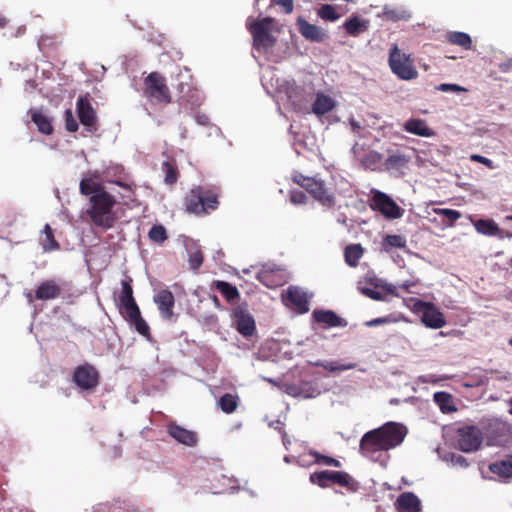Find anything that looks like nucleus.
I'll use <instances>...</instances> for the list:
<instances>
[{
	"label": "nucleus",
	"mask_w": 512,
	"mask_h": 512,
	"mask_svg": "<svg viewBox=\"0 0 512 512\" xmlns=\"http://www.w3.org/2000/svg\"><path fill=\"white\" fill-rule=\"evenodd\" d=\"M389 65L392 72L400 79L411 80L418 75L410 56L401 53L397 45H394L390 50Z\"/></svg>",
	"instance_id": "nucleus-9"
},
{
	"label": "nucleus",
	"mask_w": 512,
	"mask_h": 512,
	"mask_svg": "<svg viewBox=\"0 0 512 512\" xmlns=\"http://www.w3.org/2000/svg\"><path fill=\"white\" fill-rule=\"evenodd\" d=\"M413 302V312L421 314V322L426 327L440 329L446 325L444 314L433 303L420 299H414Z\"/></svg>",
	"instance_id": "nucleus-8"
},
{
	"label": "nucleus",
	"mask_w": 512,
	"mask_h": 512,
	"mask_svg": "<svg viewBox=\"0 0 512 512\" xmlns=\"http://www.w3.org/2000/svg\"><path fill=\"white\" fill-rule=\"evenodd\" d=\"M398 512H420L421 501L413 492L400 494L395 503Z\"/></svg>",
	"instance_id": "nucleus-20"
},
{
	"label": "nucleus",
	"mask_w": 512,
	"mask_h": 512,
	"mask_svg": "<svg viewBox=\"0 0 512 512\" xmlns=\"http://www.w3.org/2000/svg\"><path fill=\"white\" fill-rule=\"evenodd\" d=\"M258 280L268 288H277L286 282L285 271L279 267H263L257 275Z\"/></svg>",
	"instance_id": "nucleus-15"
},
{
	"label": "nucleus",
	"mask_w": 512,
	"mask_h": 512,
	"mask_svg": "<svg viewBox=\"0 0 512 512\" xmlns=\"http://www.w3.org/2000/svg\"><path fill=\"white\" fill-rule=\"evenodd\" d=\"M247 29L253 38V47L260 52H266L276 43V38L272 35L273 19L265 17L254 22L247 23Z\"/></svg>",
	"instance_id": "nucleus-6"
},
{
	"label": "nucleus",
	"mask_w": 512,
	"mask_h": 512,
	"mask_svg": "<svg viewBox=\"0 0 512 512\" xmlns=\"http://www.w3.org/2000/svg\"><path fill=\"white\" fill-rule=\"evenodd\" d=\"M489 469L493 474L498 475L500 477H512V455H509L502 460L491 463Z\"/></svg>",
	"instance_id": "nucleus-28"
},
{
	"label": "nucleus",
	"mask_w": 512,
	"mask_h": 512,
	"mask_svg": "<svg viewBox=\"0 0 512 512\" xmlns=\"http://www.w3.org/2000/svg\"><path fill=\"white\" fill-rule=\"evenodd\" d=\"M473 225L478 233L486 236H495L500 232L498 225L492 219H478Z\"/></svg>",
	"instance_id": "nucleus-35"
},
{
	"label": "nucleus",
	"mask_w": 512,
	"mask_h": 512,
	"mask_svg": "<svg viewBox=\"0 0 512 512\" xmlns=\"http://www.w3.org/2000/svg\"><path fill=\"white\" fill-rule=\"evenodd\" d=\"M72 381L81 391H94L100 383V373L90 363H84L74 369Z\"/></svg>",
	"instance_id": "nucleus-10"
},
{
	"label": "nucleus",
	"mask_w": 512,
	"mask_h": 512,
	"mask_svg": "<svg viewBox=\"0 0 512 512\" xmlns=\"http://www.w3.org/2000/svg\"><path fill=\"white\" fill-rule=\"evenodd\" d=\"M239 401L240 399L238 395L225 393L218 399L217 405L222 412L226 414H231L236 411L239 405Z\"/></svg>",
	"instance_id": "nucleus-32"
},
{
	"label": "nucleus",
	"mask_w": 512,
	"mask_h": 512,
	"mask_svg": "<svg viewBox=\"0 0 512 512\" xmlns=\"http://www.w3.org/2000/svg\"><path fill=\"white\" fill-rule=\"evenodd\" d=\"M214 287L219 291L227 302H235L240 298V293L236 286L226 281H216Z\"/></svg>",
	"instance_id": "nucleus-31"
},
{
	"label": "nucleus",
	"mask_w": 512,
	"mask_h": 512,
	"mask_svg": "<svg viewBox=\"0 0 512 512\" xmlns=\"http://www.w3.org/2000/svg\"><path fill=\"white\" fill-rule=\"evenodd\" d=\"M387 16L389 19H392V20H397V19H400L399 16L396 15V13L394 11H391V12H387Z\"/></svg>",
	"instance_id": "nucleus-62"
},
{
	"label": "nucleus",
	"mask_w": 512,
	"mask_h": 512,
	"mask_svg": "<svg viewBox=\"0 0 512 512\" xmlns=\"http://www.w3.org/2000/svg\"><path fill=\"white\" fill-rule=\"evenodd\" d=\"M434 212L439 216H443L448 221V226H453L462 216L459 211L448 208H437L434 209Z\"/></svg>",
	"instance_id": "nucleus-44"
},
{
	"label": "nucleus",
	"mask_w": 512,
	"mask_h": 512,
	"mask_svg": "<svg viewBox=\"0 0 512 512\" xmlns=\"http://www.w3.org/2000/svg\"><path fill=\"white\" fill-rule=\"evenodd\" d=\"M275 4L281 6L286 14L293 11V0H273Z\"/></svg>",
	"instance_id": "nucleus-56"
},
{
	"label": "nucleus",
	"mask_w": 512,
	"mask_h": 512,
	"mask_svg": "<svg viewBox=\"0 0 512 512\" xmlns=\"http://www.w3.org/2000/svg\"><path fill=\"white\" fill-rule=\"evenodd\" d=\"M408 433L407 427L399 422H387L379 428L366 432L359 443L360 453L377 461L375 455L399 446Z\"/></svg>",
	"instance_id": "nucleus-1"
},
{
	"label": "nucleus",
	"mask_w": 512,
	"mask_h": 512,
	"mask_svg": "<svg viewBox=\"0 0 512 512\" xmlns=\"http://www.w3.org/2000/svg\"><path fill=\"white\" fill-rule=\"evenodd\" d=\"M334 472L331 470L316 471L310 474L309 480L312 484L321 488H328L331 484H334Z\"/></svg>",
	"instance_id": "nucleus-30"
},
{
	"label": "nucleus",
	"mask_w": 512,
	"mask_h": 512,
	"mask_svg": "<svg viewBox=\"0 0 512 512\" xmlns=\"http://www.w3.org/2000/svg\"><path fill=\"white\" fill-rule=\"evenodd\" d=\"M389 322H390V318L389 317H379V318H375V319H372L370 321H367L366 322V326L374 327V326H378V325H381V324H386V323H389Z\"/></svg>",
	"instance_id": "nucleus-57"
},
{
	"label": "nucleus",
	"mask_w": 512,
	"mask_h": 512,
	"mask_svg": "<svg viewBox=\"0 0 512 512\" xmlns=\"http://www.w3.org/2000/svg\"><path fill=\"white\" fill-rule=\"evenodd\" d=\"M116 184L122 188H124L127 193L125 195H123V198H126L128 201L130 202H134L136 199H135V192L134 190L132 189V187L124 182H121V181H117Z\"/></svg>",
	"instance_id": "nucleus-54"
},
{
	"label": "nucleus",
	"mask_w": 512,
	"mask_h": 512,
	"mask_svg": "<svg viewBox=\"0 0 512 512\" xmlns=\"http://www.w3.org/2000/svg\"><path fill=\"white\" fill-rule=\"evenodd\" d=\"M406 239L402 235H387L383 240V247L386 251L392 248H404Z\"/></svg>",
	"instance_id": "nucleus-43"
},
{
	"label": "nucleus",
	"mask_w": 512,
	"mask_h": 512,
	"mask_svg": "<svg viewBox=\"0 0 512 512\" xmlns=\"http://www.w3.org/2000/svg\"><path fill=\"white\" fill-rule=\"evenodd\" d=\"M370 157L373 158L375 161H379L381 158V155L377 152H373V153H371Z\"/></svg>",
	"instance_id": "nucleus-63"
},
{
	"label": "nucleus",
	"mask_w": 512,
	"mask_h": 512,
	"mask_svg": "<svg viewBox=\"0 0 512 512\" xmlns=\"http://www.w3.org/2000/svg\"><path fill=\"white\" fill-rule=\"evenodd\" d=\"M371 207L380 211L388 219H397L403 215V210L397 203L381 191L374 192Z\"/></svg>",
	"instance_id": "nucleus-13"
},
{
	"label": "nucleus",
	"mask_w": 512,
	"mask_h": 512,
	"mask_svg": "<svg viewBox=\"0 0 512 512\" xmlns=\"http://www.w3.org/2000/svg\"><path fill=\"white\" fill-rule=\"evenodd\" d=\"M283 302L293 307L298 313L304 314L309 311L308 296L305 291L296 286H290L283 296Z\"/></svg>",
	"instance_id": "nucleus-14"
},
{
	"label": "nucleus",
	"mask_w": 512,
	"mask_h": 512,
	"mask_svg": "<svg viewBox=\"0 0 512 512\" xmlns=\"http://www.w3.org/2000/svg\"><path fill=\"white\" fill-rule=\"evenodd\" d=\"M307 196L303 191L292 190L290 192V201L295 205H302L307 203Z\"/></svg>",
	"instance_id": "nucleus-50"
},
{
	"label": "nucleus",
	"mask_w": 512,
	"mask_h": 512,
	"mask_svg": "<svg viewBox=\"0 0 512 512\" xmlns=\"http://www.w3.org/2000/svg\"><path fill=\"white\" fill-rule=\"evenodd\" d=\"M284 423L278 418L276 420H272L268 423V426L277 430L280 434L285 431L284 430Z\"/></svg>",
	"instance_id": "nucleus-58"
},
{
	"label": "nucleus",
	"mask_w": 512,
	"mask_h": 512,
	"mask_svg": "<svg viewBox=\"0 0 512 512\" xmlns=\"http://www.w3.org/2000/svg\"><path fill=\"white\" fill-rule=\"evenodd\" d=\"M404 130L421 137H431L434 135V132L427 126L426 121L423 119H409L404 125Z\"/></svg>",
	"instance_id": "nucleus-25"
},
{
	"label": "nucleus",
	"mask_w": 512,
	"mask_h": 512,
	"mask_svg": "<svg viewBox=\"0 0 512 512\" xmlns=\"http://www.w3.org/2000/svg\"><path fill=\"white\" fill-rule=\"evenodd\" d=\"M149 239L156 244H163L167 238V231L161 224H156L151 227L148 232Z\"/></svg>",
	"instance_id": "nucleus-42"
},
{
	"label": "nucleus",
	"mask_w": 512,
	"mask_h": 512,
	"mask_svg": "<svg viewBox=\"0 0 512 512\" xmlns=\"http://www.w3.org/2000/svg\"><path fill=\"white\" fill-rule=\"evenodd\" d=\"M470 159H471V161L477 162V163H481V164L485 165L486 167H488L490 169L493 168L492 160H490L489 158H486V157H484L482 155L472 154L470 156Z\"/></svg>",
	"instance_id": "nucleus-55"
},
{
	"label": "nucleus",
	"mask_w": 512,
	"mask_h": 512,
	"mask_svg": "<svg viewBox=\"0 0 512 512\" xmlns=\"http://www.w3.org/2000/svg\"><path fill=\"white\" fill-rule=\"evenodd\" d=\"M168 432L170 436L173 437L179 443L191 447L197 444L198 438L196 433L187 430L179 425H176L174 423L170 424L168 427Z\"/></svg>",
	"instance_id": "nucleus-21"
},
{
	"label": "nucleus",
	"mask_w": 512,
	"mask_h": 512,
	"mask_svg": "<svg viewBox=\"0 0 512 512\" xmlns=\"http://www.w3.org/2000/svg\"><path fill=\"white\" fill-rule=\"evenodd\" d=\"M442 459L446 462H450L453 466L461 468H467L469 466V462L464 456L453 452L446 453Z\"/></svg>",
	"instance_id": "nucleus-45"
},
{
	"label": "nucleus",
	"mask_w": 512,
	"mask_h": 512,
	"mask_svg": "<svg viewBox=\"0 0 512 512\" xmlns=\"http://www.w3.org/2000/svg\"><path fill=\"white\" fill-rule=\"evenodd\" d=\"M320 365L325 370H328V371H331V372L350 370V369H354L355 366H356V364H354V363L342 364V363L337 362V361L326 362V363H323V364H320Z\"/></svg>",
	"instance_id": "nucleus-47"
},
{
	"label": "nucleus",
	"mask_w": 512,
	"mask_h": 512,
	"mask_svg": "<svg viewBox=\"0 0 512 512\" xmlns=\"http://www.w3.org/2000/svg\"><path fill=\"white\" fill-rule=\"evenodd\" d=\"M483 442V435L480 429L475 426H466L458 429V448L465 452L470 453L477 451Z\"/></svg>",
	"instance_id": "nucleus-12"
},
{
	"label": "nucleus",
	"mask_w": 512,
	"mask_h": 512,
	"mask_svg": "<svg viewBox=\"0 0 512 512\" xmlns=\"http://www.w3.org/2000/svg\"><path fill=\"white\" fill-rule=\"evenodd\" d=\"M221 190L213 185H197L186 193L185 211L196 216L208 215L219 207Z\"/></svg>",
	"instance_id": "nucleus-3"
},
{
	"label": "nucleus",
	"mask_w": 512,
	"mask_h": 512,
	"mask_svg": "<svg viewBox=\"0 0 512 512\" xmlns=\"http://www.w3.org/2000/svg\"><path fill=\"white\" fill-rule=\"evenodd\" d=\"M299 32L303 37L308 40L320 42L323 39V34L320 29L304 19H298L297 21Z\"/></svg>",
	"instance_id": "nucleus-26"
},
{
	"label": "nucleus",
	"mask_w": 512,
	"mask_h": 512,
	"mask_svg": "<svg viewBox=\"0 0 512 512\" xmlns=\"http://www.w3.org/2000/svg\"><path fill=\"white\" fill-rule=\"evenodd\" d=\"M434 402L443 414H450L457 411L453 396L447 392L440 391L433 395Z\"/></svg>",
	"instance_id": "nucleus-27"
},
{
	"label": "nucleus",
	"mask_w": 512,
	"mask_h": 512,
	"mask_svg": "<svg viewBox=\"0 0 512 512\" xmlns=\"http://www.w3.org/2000/svg\"><path fill=\"white\" fill-rule=\"evenodd\" d=\"M162 171L164 173V182L173 185L177 182L179 172L175 159L169 158L162 163Z\"/></svg>",
	"instance_id": "nucleus-33"
},
{
	"label": "nucleus",
	"mask_w": 512,
	"mask_h": 512,
	"mask_svg": "<svg viewBox=\"0 0 512 512\" xmlns=\"http://www.w3.org/2000/svg\"><path fill=\"white\" fill-rule=\"evenodd\" d=\"M62 294L61 286L55 280H45L35 291V298L41 301L57 299Z\"/></svg>",
	"instance_id": "nucleus-19"
},
{
	"label": "nucleus",
	"mask_w": 512,
	"mask_h": 512,
	"mask_svg": "<svg viewBox=\"0 0 512 512\" xmlns=\"http://www.w3.org/2000/svg\"><path fill=\"white\" fill-rule=\"evenodd\" d=\"M491 432L489 436V441L493 445L505 446L510 442L512 438V429L505 422L501 421L499 418H494V423L490 424Z\"/></svg>",
	"instance_id": "nucleus-16"
},
{
	"label": "nucleus",
	"mask_w": 512,
	"mask_h": 512,
	"mask_svg": "<svg viewBox=\"0 0 512 512\" xmlns=\"http://www.w3.org/2000/svg\"><path fill=\"white\" fill-rule=\"evenodd\" d=\"M499 68L502 72H507L510 68H512V59H509L508 61L501 63L499 65Z\"/></svg>",
	"instance_id": "nucleus-60"
},
{
	"label": "nucleus",
	"mask_w": 512,
	"mask_h": 512,
	"mask_svg": "<svg viewBox=\"0 0 512 512\" xmlns=\"http://www.w3.org/2000/svg\"><path fill=\"white\" fill-rule=\"evenodd\" d=\"M282 435V442H283V445L285 446L286 449H288V446L291 444V440L290 438L288 437L287 433L285 431H283L281 433Z\"/></svg>",
	"instance_id": "nucleus-61"
},
{
	"label": "nucleus",
	"mask_w": 512,
	"mask_h": 512,
	"mask_svg": "<svg viewBox=\"0 0 512 512\" xmlns=\"http://www.w3.org/2000/svg\"><path fill=\"white\" fill-rule=\"evenodd\" d=\"M177 89L181 94V104L191 103L193 106L201 105L202 98L199 94V91L196 88H193L189 83L180 82L177 85Z\"/></svg>",
	"instance_id": "nucleus-23"
},
{
	"label": "nucleus",
	"mask_w": 512,
	"mask_h": 512,
	"mask_svg": "<svg viewBox=\"0 0 512 512\" xmlns=\"http://www.w3.org/2000/svg\"><path fill=\"white\" fill-rule=\"evenodd\" d=\"M65 128L69 132H76L79 128L78 122L74 118L73 112L71 109H67L65 111Z\"/></svg>",
	"instance_id": "nucleus-49"
},
{
	"label": "nucleus",
	"mask_w": 512,
	"mask_h": 512,
	"mask_svg": "<svg viewBox=\"0 0 512 512\" xmlns=\"http://www.w3.org/2000/svg\"><path fill=\"white\" fill-rule=\"evenodd\" d=\"M334 106L335 103L331 97L319 93L312 105V111L316 115H324L330 112Z\"/></svg>",
	"instance_id": "nucleus-29"
},
{
	"label": "nucleus",
	"mask_w": 512,
	"mask_h": 512,
	"mask_svg": "<svg viewBox=\"0 0 512 512\" xmlns=\"http://www.w3.org/2000/svg\"><path fill=\"white\" fill-rule=\"evenodd\" d=\"M334 484L347 488L349 491H356L358 489V482L347 472L335 471Z\"/></svg>",
	"instance_id": "nucleus-38"
},
{
	"label": "nucleus",
	"mask_w": 512,
	"mask_h": 512,
	"mask_svg": "<svg viewBox=\"0 0 512 512\" xmlns=\"http://www.w3.org/2000/svg\"><path fill=\"white\" fill-rule=\"evenodd\" d=\"M154 302L158 307L160 315L165 320H170L173 315L175 298L173 293L168 289H162L154 296Z\"/></svg>",
	"instance_id": "nucleus-17"
},
{
	"label": "nucleus",
	"mask_w": 512,
	"mask_h": 512,
	"mask_svg": "<svg viewBox=\"0 0 512 512\" xmlns=\"http://www.w3.org/2000/svg\"><path fill=\"white\" fill-rule=\"evenodd\" d=\"M195 119L202 126H208L210 123L209 117L206 114L197 113Z\"/></svg>",
	"instance_id": "nucleus-59"
},
{
	"label": "nucleus",
	"mask_w": 512,
	"mask_h": 512,
	"mask_svg": "<svg viewBox=\"0 0 512 512\" xmlns=\"http://www.w3.org/2000/svg\"><path fill=\"white\" fill-rule=\"evenodd\" d=\"M76 110L80 123L87 129V131L95 132L98 129L97 114L91 104L90 94L86 93L78 98L76 102Z\"/></svg>",
	"instance_id": "nucleus-11"
},
{
	"label": "nucleus",
	"mask_w": 512,
	"mask_h": 512,
	"mask_svg": "<svg viewBox=\"0 0 512 512\" xmlns=\"http://www.w3.org/2000/svg\"><path fill=\"white\" fill-rule=\"evenodd\" d=\"M132 278L126 276L121 280V290L115 299L116 307L121 316L143 335L150 336V328L141 316V311L133 296Z\"/></svg>",
	"instance_id": "nucleus-2"
},
{
	"label": "nucleus",
	"mask_w": 512,
	"mask_h": 512,
	"mask_svg": "<svg viewBox=\"0 0 512 512\" xmlns=\"http://www.w3.org/2000/svg\"><path fill=\"white\" fill-rule=\"evenodd\" d=\"M319 16L322 19L329 21H336L339 18V15L336 13L335 8L332 5L324 4L319 10Z\"/></svg>",
	"instance_id": "nucleus-48"
},
{
	"label": "nucleus",
	"mask_w": 512,
	"mask_h": 512,
	"mask_svg": "<svg viewBox=\"0 0 512 512\" xmlns=\"http://www.w3.org/2000/svg\"><path fill=\"white\" fill-rule=\"evenodd\" d=\"M237 330L243 336H251L255 331V322L250 315H242L237 320Z\"/></svg>",
	"instance_id": "nucleus-41"
},
{
	"label": "nucleus",
	"mask_w": 512,
	"mask_h": 512,
	"mask_svg": "<svg viewBox=\"0 0 512 512\" xmlns=\"http://www.w3.org/2000/svg\"><path fill=\"white\" fill-rule=\"evenodd\" d=\"M79 188H80V193L82 195H85V196L90 195V197L92 195H96V194L104 192L106 190L105 187L101 183L96 182L91 178L82 179L80 182Z\"/></svg>",
	"instance_id": "nucleus-36"
},
{
	"label": "nucleus",
	"mask_w": 512,
	"mask_h": 512,
	"mask_svg": "<svg viewBox=\"0 0 512 512\" xmlns=\"http://www.w3.org/2000/svg\"><path fill=\"white\" fill-rule=\"evenodd\" d=\"M361 293L363 295H365L366 297L376 300V301L384 300L382 293L377 290H374L372 288H368V287L361 288Z\"/></svg>",
	"instance_id": "nucleus-52"
},
{
	"label": "nucleus",
	"mask_w": 512,
	"mask_h": 512,
	"mask_svg": "<svg viewBox=\"0 0 512 512\" xmlns=\"http://www.w3.org/2000/svg\"><path fill=\"white\" fill-rule=\"evenodd\" d=\"M44 237L41 239V245L44 251H54L59 249V243L54 237L53 230L49 224L43 228Z\"/></svg>",
	"instance_id": "nucleus-40"
},
{
	"label": "nucleus",
	"mask_w": 512,
	"mask_h": 512,
	"mask_svg": "<svg viewBox=\"0 0 512 512\" xmlns=\"http://www.w3.org/2000/svg\"><path fill=\"white\" fill-rule=\"evenodd\" d=\"M446 39L449 43L460 46L464 50H470L472 48V40L467 33L449 32L446 35Z\"/></svg>",
	"instance_id": "nucleus-37"
},
{
	"label": "nucleus",
	"mask_w": 512,
	"mask_h": 512,
	"mask_svg": "<svg viewBox=\"0 0 512 512\" xmlns=\"http://www.w3.org/2000/svg\"><path fill=\"white\" fill-rule=\"evenodd\" d=\"M143 93L152 104H169L172 101L166 78L159 72L145 77Z\"/></svg>",
	"instance_id": "nucleus-7"
},
{
	"label": "nucleus",
	"mask_w": 512,
	"mask_h": 512,
	"mask_svg": "<svg viewBox=\"0 0 512 512\" xmlns=\"http://www.w3.org/2000/svg\"><path fill=\"white\" fill-rule=\"evenodd\" d=\"M343 26L349 35L358 36L367 30L368 21L361 20L359 17L353 16L345 21Z\"/></svg>",
	"instance_id": "nucleus-34"
},
{
	"label": "nucleus",
	"mask_w": 512,
	"mask_h": 512,
	"mask_svg": "<svg viewBox=\"0 0 512 512\" xmlns=\"http://www.w3.org/2000/svg\"><path fill=\"white\" fill-rule=\"evenodd\" d=\"M292 180L308 192L312 198L322 206L327 208L335 206L336 199L334 192L324 180L316 176H305L302 173L294 174Z\"/></svg>",
	"instance_id": "nucleus-5"
},
{
	"label": "nucleus",
	"mask_w": 512,
	"mask_h": 512,
	"mask_svg": "<svg viewBox=\"0 0 512 512\" xmlns=\"http://www.w3.org/2000/svg\"><path fill=\"white\" fill-rule=\"evenodd\" d=\"M203 254L201 251H195L189 256V264L191 269H198L203 263Z\"/></svg>",
	"instance_id": "nucleus-51"
},
{
	"label": "nucleus",
	"mask_w": 512,
	"mask_h": 512,
	"mask_svg": "<svg viewBox=\"0 0 512 512\" xmlns=\"http://www.w3.org/2000/svg\"><path fill=\"white\" fill-rule=\"evenodd\" d=\"M437 89L442 91V92H449V91L463 92V91H466V89L464 87H461V86H459L457 84H447V83L440 84L437 87Z\"/></svg>",
	"instance_id": "nucleus-53"
},
{
	"label": "nucleus",
	"mask_w": 512,
	"mask_h": 512,
	"mask_svg": "<svg viewBox=\"0 0 512 512\" xmlns=\"http://www.w3.org/2000/svg\"><path fill=\"white\" fill-rule=\"evenodd\" d=\"M31 121L36 125L37 130L44 135H51L54 131L51 119L41 110L31 108L28 111Z\"/></svg>",
	"instance_id": "nucleus-22"
},
{
	"label": "nucleus",
	"mask_w": 512,
	"mask_h": 512,
	"mask_svg": "<svg viewBox=\"0 0 512 512\" xmlns=\"http://www.w3.org/2000/svg\"><path fill=\"white\" fill-rule=\"evenodd\" d=\"M311 316L314 322L324 324L328 328L346 327L348 324L346 319L338 316L332 310L315 309Z\"/></svg>",
	"instance_id": "nucleus-18"
},
{
	"label": "nucleus",
	"mask_w": 512,
	"mask_h": 512,
	"mask_svg": "<svg viewBox=\"0 0 512 512\" xmlns=\"http://www.w3.org/2000/svg\"><path fill=\"white\" fill-rule=\"evenodd\" d=\"M117 200L115 196L110 194L107 190L104 192L92 195L89 198V207L87 215L91 222L102 229L108 230L112 228L117 221V217L113 212Z\"/></svg>",
	"instance_id": "nucleus-4"
},
{
	"label": "nucleus",
	"mask_w": 512,
	"mask_h": 512,
	"mask_svg": "<svg viewBox=\"0 0 512 512\" xmlns=\"http://www.w3.org/2000/svg\"><path fill=\"white\" fill-rule=\"evenodd\" d=\"M8 23L6 18H0V28L5 27Z\"/></svg>",
	"instance_id": "nucleus-64"
},
{
	"label": "nucleus",
	"mask_w": 512,
	"mask_h": 512,
	"mask_svg": "<svg viewBox=\"0 0 512 512\" xmlns=\"http://www.w3.org/2000/svg\"><path fill=\"white\" fill-rule=\"evenodd\" d=\"M410 162V157L401 152H395L390 154L385 162L384 166L388 171L399 172L403 174V170L407 167Z\"/></svg>",
	"instance_id": "nucleus-24"
},
{
	"label": "nucleus",
	"mask_w": 512,
	"mask_h": 512,
	"mask_svg": "<svg viewBox=\"0 0 512 512\" xmlns=\"http://www.w3.org/2000/svg\"><path fill=\"white\" fill-rule=\"evenodd\" d=\"M362 255L363 248L360 244L349 245L345 248L344 251L345 262L350 267H356Z\"/></svg>",
	"instance_id": "nucleus-39"
},
{
	"label": "nucleus",
	"mask_w": 512,
	"mask_h": 512,
	"mask_svg": "<svg viewBox=\"0 0 512 512\" xmlns=\"http://www.w3.org/2000/svg\"><path fill=\"white\" fill-rule=\"evenodd\" d=\"M311 455L314 456L315 462L317 464L333 466V467H341L340 461L335 459V458H333V457L322 455V454H320L319 452H316V451L311 452Z\"/></svg>",
	"instance_id": "nucleus-46"
}]
</instances>
